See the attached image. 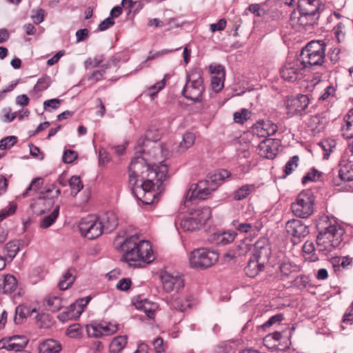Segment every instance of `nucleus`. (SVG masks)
Segmentation results:
<instances>
[{"label":"nucleus","mask_w":353,"mask_h":353,"mask_svg":"<svg viewBox=\"0 0 353 353\" xmlns=\"http://www.w3.org/2000/svg\"><path fill=\"white\" fill-rule=\"evenodd\" d=\"M232 225L239 232L241 233H247L252 228V224L248 222H240L239 221H233Z\"/></svg>","instance_id":"de8ad7c7"},{"label":"nucleus","mask_w":353,"mask_h":353,"mask_svg":"<svg viewBox=\"0 0 353 353\" xmlns=\"http://www.w3.org/2000/svg\"><path fill=\"white\" fill-rule=\"evenodd\" d=\"M253 256L261 259L262 262L268 263L270 256V247L268 239L262 237L254 243Z\"/></svg>","instance_id":"dca6fc26"},{"label":"nucleus","mask_w":353,"mask_h":353,"mask_svg":"<svg viewBox=\"0 0 353 353\" xmlns=\"http://www.w3.org/2000/svg\"><path fill=\"white\" fill-rule=\"evenodd\" d=\"M77 158L75 151L68 150L63 152V161L65 163H71Z\"/></svg>","instance_id":"69168bd1"},{"label":"nucleus","mask_w":353,"mask_h":353,"mask_svg":"<svg viewBox=\"0 0 353 353\" xmlns=\"http://www.w3.org/2000/svg\"><path fill=\"white\" fill-rule=\"evenodd\" d=\"M308 105L309 97L307 94H299L296 97H290L285 101L288 114L292 116L294 114L302 115Z\"/></svg>","instance_id":"ddd939ff"},{"label":"nucleus","mask_w":353,"mask_h":353,"mask_svg":"<svg viewBox=\"0 0 353 353\" xmlns=\"http://www.w3.org/2000/svg\"><path fill=\"white\" fill-rule=\"evenodd\" d=\"M344 123L341 126L342 135L346 139H351L353 137V123L348 121H344Z\"/></svg>","instance_id":"864d4df0"},{"label":"nucleus","mask_w":353,"mask_h":353,"mask_svg":"<svg viewBox=\"0 0 353 353\" xmlns=\"http://www.w3.org/2000/svg\"><path fill=\"white\" fill-rule=\"evenodd\" d=\"M17 206L14 204H10L8 207L0 211V222L8 216L14 213Z\"/></svg>","instance_id":"774afa93"},{"label":"nucleus","mask_w":353,"mask_h":353,"mask_svg":"<svg viewBox=\"0 0 353 353\" xmlns=\"http://www.w3.org/2000/svg\"><path fill=\"white\" fill-rule=\"evenodd\" d=\"M61 350V345L52 339L43 341L39 346V353H59Z\"/></svg>","instance_id":"5701e85b"},{"label":"nucleus","mask_w":353,"mask_h":353,"mask_svg":"<svg viewBox=\"0 0 353 353\" xmlns=\"http://www.w3.org/2000/svg\"><path fill=\"white\" fill-rule=\"evenodd\" d=\"M190 303L188 300L174 299L171 302V307L181 312H184L187 308L190 307Z\"/></svg>","instance_id":"37998d69"},{"label":"nucleus","mask_w":353,"mask_h":353,"mask_svg":"<svg viewBox=\"0 0 353 353\" xmlns=\"http://www.w3.org/2000/svg\"><path fill=\"white\" fill-rule=\"evenodd\" d=\"M54 189V185H52L46 190L45 192H42V196L32 201L30 208L34 214H42L53 206L54 201L53 198L48 197V194Z\"/></svg>","instance_id":"9b49d317"},{"label":"nucleus","mask_w":353,"mask_h":353,"mask_svg":"<svg viewBox=\"0 0 353 353\" xmlns=\"http://www.w3.org/2000/svg\"><path fill=\"white\" fill-rule=\"evenodd\" d=\"M325 44L323 40H310V65H321L324 59Z\"/></svg>","instance_id":"2eb2a0df"},{"label":"nucleus","mask_w":353,"mask_h":353,"mask_svg":"<svg viewBox=\"0 0 353 353\" xmlns=\"http://www.w3.org/2000/svg\"><path fill=\"white\" fill-rule=\"evenodd\" d=\"M134 305L138 310H143L150 319L154 318V312L157 308L155 303H151L147 299H143L135 302Z\"/></svg>","instance_id":"b1692460"},{"label":"nucleus","mask_w":353,"mask_h":353,"mask_svg":"<svg viewBox=\"0 0 353 353\" xmlns=\"http://www.w3.org/2000/svg\"><path fill=\"white\" fill-rule=\"evenodd\" d=\"M127 344L126 336H117L114 337L110 344V353H119Z\"/></svg>","instance_id":"c756f323"},{"label":"nucleus","mask_w":353,"mask_h":353,"mask_svg":"<svg viewBox=\"0 0 353 353\" xmlns=\"http://www.w3.org/2000/svg\"><path fill=\"white\" fill-rule=\"evenodd\" d=\"M254 133L259 137H265L274 135L277 131V126L271 121H259L253 126Z\"/></svg>","instance_id":"f3484780"},{"label":"nucleus","mask_w":353,"mask_h":353,"mask_svg":"<svg viewBox=\"0 0 353 353\" xmlns=\"http://www.w3.org/2000/svg\"><path fill=\"white\" fill-rule=\"evenodd\" d=\"M250 112L247 109H242L241 112L234 113V121L236 123H243V122L250 118Z\"/></svg>","instance_id":"09e8293b"},{"label":"nucleus","mask_w":353,"mask_h":353,"mask_svg":"<svg viewBox=\"0 0 353 353\" xmlns=\"http://www.w3.org/2000/svg\"><path fill=\"white\" fill-rule=\"evenodd\" d=\"M43 183V179L41 177H37L34 179L30 185L26 189V192L22 194L23 197H26L29 195L30 191L37 192L40 190Z\"/></svg>","instance_id":"a19ab883"},{"label":"nucleus","mask_w":353,"mask_h":353,"mask_svg":"<svg viewBox=\"0 0 353 353\" xmlns=\"http://www.w3.org/2000/svg\"><path fill=\"white\" fill-rule=\"evenodd\" d=\"M330 262L335 272H339L341 269H345L352 264V259L349 256H336L331 259Z\"/></svg>","instance_id":"a878e982"},{"label":"nucleus","mask_w":353,"mask_h":353,"mask_svg":"<svg viewBox=\"0 0 353 353\" xmlns=\"http://www.w3.org/2000/svg\"><path fill=\"white\" fill-rule=\"evenodd\" d=\"M314 148L317 147L320 148L323 152V158H327V157L330 155V153L331 152V146L329 144L327 141H322L320 142H318L316 143H314Z\"/></svg>","instance_id":"13d9d810"},{"label":"nucleus","mask_w":353,"mask_h":353,"mask_svg":"<svg viewBox=\"0 0 353 353\" xmlns=\"http://www.w3.org/2000/svg\"><path fill=\"white\" fill-rule=\"evenodd\" d=\"M204 90L201 72L192 70L187 76V83L183 90V96L194 102H199Z\"/></svg>","instance_id":"0eeeda50"},{"label":"nucleus","mask_w":353,"mask_h":353,"mask_svg":"<svg viewBox=\"0 0 353 353\" xmlns=\"http://www.w3.org/2000/svg\"><path fill=\"white\" fill-rule=\"evenodd\" d=\"M278 141L273 139H265L259 144V154L261 157L267 159H274L278 152Z\"/></svg>","instance_id":"a211bd4d"},{"label":"nucleus","mask_w":353,"mask_h":353,"mask_svg":"<svg viewBox=\"0 0 353 353\" xmlns=\"http://www.w3.org/2000/svg\"><path fill=\"white\" fill-rule=\"evenodd\" d=\"M168 75H165L163 80L157 82L154 85L148 88L149 94L153 98L161 90H162L165 85V79Z\"/></svg>","instance_id":"6e6d98bb"},{"label":"nucleus","mask_w":353,"mask_h":353,"mask_svg":"<svg viewBox=\"0 0 353 353\" xmlns=\"http://www.w3.org/2000/svg\"><path fill=\"white\" fill-rule=\"evenodd\" d=\"M35 311V309L31 310L30 307L23 305H18L15 310V316L14 318V323L16 324L22 323L23 320L26 319L28 316L30 315Z\"/></svg>","instance_id":"c85d7f7f"},{"label":"nucleus","mask_w":353,"mask_h":353,"mask_svg":"<svg viewBox=\"0 0 353 353\" xmlns=\"http://www.w3.org/2000/svg\"><path fill=\"white\" fill-rule=\"evenodd\" d=\"M296 235L297 237H305L309 234L308 227L302 223L301 221L299 220V224L296 227Z\"/></svg>","instance_id":"680f3d73"},{"label":"nucleus","mask_w":353,"mask_h":353,"mask_svg":"<svg viewBox=\"0 0 353 353\" xmlns=\"http://www.w3.org/2000/svg\"><path fill=\"white\" fill-rule=\"evenodd\" d=\"M74 270L68 269L62 276L58 283V287L61 290L68 289L75 280Z\"/></svg>","instance_id":"cd10ccee"},{"label":"nucleus","mask_w":353,"mask_h":353,"mask_svg":"<svg viewBox=\"0 0 353 353\" xmlns=\"http://www.w3.org/2000/svg\"><path fill=\"white\" fill-rule=\"evenodd\" d=\"M71 195L75 196L83 188L81 179L78 176H72L69 180Z\"/></svg>","instance_id":"58836bf2"},{"label":"nucleus","mask_w":353,"mask_h":353,"mask_svg":"<svg viewBox=\"0 0 353 353\" xmlns=\"http://www.w3.org/2000/svg\"><path fill=\"white\" fill-rule=\"evenodd\" d=\"M181 226L184 231L192 232L199 229L202 225L197 221H195L194 218L189 216L181 221Z\"/></svg>","instance_id":"c9c22d12"},{"label":"nucleus","mask_w":353,"mask_h":353,"mask_svg":"<svg viewBox=\"0 0 353 353\" xmlns=\"http://www.w3.org/2000/svg\"><path fill=\"white\" fill-rule=\"evenodd\" d=\"M256 190V186L254 184H245L232 193V198L235 201H241L245 199L251 193Z\"/></svg>","instance_id":"bb28decb"},{"label":"nucleus","mask_w":353,"mask_h":353,"mask_svg":"<svg viewBox=\"0 0 353 353\" xmlns=\"http://www.w3.org/2000/svg\"><path fill=\"white\" fill-rule=\"evenodd\" d=\"M218 254L207 248L193 250L190 255V265L195 269H205L213 265L218 260Z\"/></svg>","instance_id":"6e6552de"},{"label":"nucleus","mask_w":353,"mask_h":353,"mask_svg":"<svg viewBox=\"0 0 353 353\" xmlns=\"http://www.w3.org/2000/svg\"><path fill=\"white\" fill-rule=\"evenodd\" d=\"M309 42L302 48L299 57L294 63H286L280 70L281 77L290 82L301 79L307 70L309 64Z\"/></svg>","instance_id":"39448f33"},{"label":"nucleus","mask_w":353,"mask_h":353,"mask_svg":"<svg viewBox=\"0 0 353 353\" xmlns=\"http://www.w3.org/2000/svg\"><path fill=\"white\" fill-rule=\"evenodd\" d=\"M299 159V157L295 155L290 158V160L286 163L284 168L285 175H289L291 174L294 169L297 167Z\"/></svg>","instance_id":"3c124183"},{"label":"nucleus","mask_w":353,"mask_h":353,"mask_svg":"<svg viewBox=\"0 0 353 353\" xmlns=\"http://www.w3.org/2000/svg\"><path fill=\"white\" fill-rule=\"evenodd\" d=\"M103 336H110L116 333L119 330V325L112 322H102L100 323Z\"/></svg>","instance_id":"ea45409f"},{"label":"nucleus","mask_w":353,"mask_h":353,"mask_svg":"<svg viewBox=\"0 0 353 353\" xmlns=\"http://www.w3.org/2000/svg\"><path fill=\"white\" fill-rule=\"evenodd\" d=\"M99 221L103 225V230L105 232H111L115 230L118 225V218L113 212L104 213Z\"/></svg>","instance_id":"6ab92c4d"},{"label":"nucleus","mask_w":353,"mask_h":353,"mask_svg":"<svg viewBox=\"0 0 353 353\" xmlns=\"http://www.w3.org/2000/svg\"><path fill=\"white\" fill-rule=\"evenodd\" d=\"M81 234L88 239H94L103 233V225L94 217L82 219L79 224Z\"/></svg>","instance_id":"1a4fd4ad"},{"label":"nucleus","mask_w":353,"mask_h":353,"mask_svg":"<svg viewBox=\"0 0 353 353\" xmlns=\"http://www.w3.org/2000/svg\"><path fill=\"white\" fill-rule=\"evenodd\" d=\"M190 216L203 225L211 217V209L207 206L194 209L190 212Z\"/></svg>","instance_id":"4be33fe9"},{"label":"nucleus","mask_w":353,"mask_h":353,"mask_svg":"<svg viewBox=\"0 0 353 353\" xmlns=\"http://www.w3.org/2000/svg\"><path fill=\"white\" fill-rule=\"evenodd\" d=\"M81 333V326L78 323L69 326L66 330V334L71 338H77Z\"/></svg>","instance_id":"bf43d9fd"},{"label":"nucleus","mask_w":353,"mask_h":353,"mask_svg":"<svg viewBox=\"0 0 353 353\" xmlns=\"http://www.w3.org/2000/svg\"><path fill=\"white\" fill-rule=\"evenodd\" d=\"M17 141V139L14 136L6 137L0 141V150L9 149L12 147Z\"/></svg>","instance_id":"5fc2aeb1"},{"label":"nucleus","mask_w":353,"mask_h":353,"mask_svg":"<svg viewBox=\"0 0 353 353\" xmlns=\"http://www.w3.org/2000/svg\"><path fill=\"white\" fill-rule=\"evenodd\" d=\"M230 172L222 170L208 175L205 180L199 181L197 183L191 185L185 196L184 205H188L195 199L203 200L207 199L212 192L215 191L225 179L230 177Z\"/></svg>","instance_id":"7ed1b4c3"},{"label":"nucleus","mask_w":353,"mask_h":353,"mask_svg":"<svg viewBox=\"0 0 353 353\" xmlns=\"http://www.w3.org/2000/svg\"><path fill=\"white\" fill-rule=\"evenodd\" d=\"M195 136L191 132L185 133L178 146V152L182 153L187 150L188 148L192 147L194 143Z\"/></svg>","instance_id":"2f4dec72"},{"label":"nucleus","mask_w":353,"mask_h":353,"mask_svg":"<svg viewBox=\"0 0 353 353\" xmlns=\"http://www.w3.org/2000/svg\"><path fill=\"white\" fill-rule=\"evenodd\" d=\"M17 286V281L16 278L8 274L5 276L3 283L2 290L3 293H11L14 291Z\"/></svg>","instance_id":"473e14b6"},{"label":"nucleus","mask_w":353,"mask_h":353,"mask_svg":"<svg viewBox=\"0 0 353 353\" xmlns=\"http://www.w3.org/2000/svg\"><path fill=\"white\" fill-rule=\"evenodd\" d=\"M236 236L235 232H216L211 236L210 241L218 245H225L232 242Z\"/></svg>","instance_id":"412c9836"},{"label":"nucleus","mask_w":353,"mask_h":353,"mask_svg":"<svg viewBox=\"0 0 353 353\" xmlns=\"http://www.w3.org/2000/svg\"><path fill=\"white\" fill-rule=\"evenodd\" d=\"M103 59V55H97L94 58H88L85 61V67L86 69L97 68L102 63Z\"/></svg>","instance_id":"49530a36"},{"label":"nucleus","mask_w":353,"mask_h":353,"mask_svg":"<svg viewBox=\"0 0 353 353\" xmlns=\"http://www.w3.org/2000/svg\"><path fill=\"white\" fill-rule=\"evenodd\" d=\"M61 101L59 99H52L47 100L43 103V108L48 110L50 108L52 110H57L59 108Z\"/></svg>","instance_id":"0e129e2a"},{"label":"nucleus","mask_w":353,"mask_h":353,"mask_svg":"<svg viewBox=\"0 0 353 353\" xmlns=\"http://www.w3.org/2000/svg\"><path fill=\"white\" fill-rule=\"evenodd\" d=\"M161 164L158 166L150 168L144 158L137 157L134 158L129 165V185L130 187L139 185V182L145 181L151 171H157Z\"/></svg>","instance_id":"423d86ee"},{"label":"nucleus","mask_w":353,"mask_h":353,"mask_svg":"<svg viewBox=\"0 0 353 353\" xmlns=\"http://www.w3.org/2000/svg\"><path fill=\"white\" fill-rule=\"evenodd\" d=\"M303 0H300L299 1L298 5V9L300 12V17L298 18V23L303 26V28H305L308 24V13L307 12H304L303 9L301 8L302 6V1Z\"/></svg>","instance_id":"8fccbe9b"},{"label":"nucleus","mask_w":353,"mask_h":353,"mask_svg":"<svg viewBox=\"0 0 353 353\" xmlns=\"http://www.w3.org/2000/svg\"><path fill=\"white\" fill-rule=\"evenodd\" d=\"M224 80L225 77H212L211 86L212 90L215 92H219L223 89L224 85Z\"/></svg>","instance_id":"603ef678"},{"label":"nucleus","mask_w":353,"mask_h":353,"mask_svg":"<svg viewBox=\"0 0 353 353\" xmlns=\"http://www.w3.org/2000/svg\"><path fill=\"white\" fill-rule=\"evenodd\" d=\"M291 209L293 214L298 217L305 219L309 216V190H303L292 203Z\"/></svg>","instance_id":"f8f14e48"},{"label":"nucleus","mask_w":353,"mask_h":353,"mask_svg":"<svg viewBox=\"0 0 353 353\" xmlns=\"http://www.w3.org/2000/svg\"><path fill=\"white\" fill-rule=\"evenodd\" d=\"M319 232L316 243L323 249L331 252L339 247L343 241V228L334 220H330L327 216H320L315 222Z\"/></svg>","instance_id":"f257e3e1"},{"label":"nucleus","mask_w":353,"mask_h":353,"mask_svg":"<svg viewBox=\"0 0 353 353\" xmlns=\"http://www.w3.org/2000/svg\"><path fill=\"white\" fill-rule=\"evenodd\" d=\"M28 343V340L23 336H12V343L13 351H22Z\"/></svg>","instance_id":"4c0bfd02"},{"label":"nucleus","mask_w":353,"mask_h":353,"mask_svg":"<svg viewBox=\"0 0 353 353\" xmlns=\"http://www.w3.org/2000/svg\"><path fill=\"white\" fill-rule=\"evenodd\" d=\"M46 301L49 310L52 312H57L63 307V300L57 296L49 295L46 299Z\"/></svg>","instance_id":"f704fd0d"},{"label":"nucleus","mask_w":353,"mask_h":353,"mask_svg":"<svg viewBox=\"0 0 353 353\" xmlns=\"http://www.w3.org/2000/svg\"><path fill=\"white\" fill-rule=\"evenodd\" d=\"M339 175L342 181H353V154L344 152L339 162Z\"/></svg>","instance_id":"4468645a"},{"label":"nucleus","mask_w":353,"mask_h":353,"mask_svg":"<svg viewBox=\"0 0 353 353\" xmlns=\"http://www.w3.org/2000/svg\"><path fill=\"white\" fill-rule=\"evenodd\" d=\"M161 280L163 290L167 292H177L184 286L181 274L176 272L165 270L161 273Z\"/></svg>","instance_id":"9d476101"},{"label":"nucleus","mask_w":353,"mask_h":353,"mask_svg":"<svg viewBox=\"0 0 353 353\" xmlns=\"http://www.w3.org/2000/svg\"><path fill=\"white\" fill-rule=\"evenodd\" d=\"M210 70L212 75V77H225L224 67L220 64L210 65Z\"/></svg>","instance_id":"4d7b16f0"},{"label":"nucleus","mask_w":353,"mask_h":353,"mask_svg":"<svg viewBox=\"0 0 353 353\" xmlns=\"http://www.w3.org/2000/svg\"><path fill=\"white\" fill-rule=\"evenodd\" d=\"M167 172L166 165H162L156 172L151 171L145 181L139 185L130 187L132 194L144 204L153 203L157 194V192H154L155 188H157V190L161 191L162 184L166 179Z\"/></svg>","instance_id":"f03ea898"},{"label":"nucleus","mask_w":353,"mask_h":353,"mask_svg":"<svg viewBox=\"0 0 353 353\" xmlns=\"http://www.w3.org/2000/svg\"><path fill=\"white\" fill-rule=\"evenodd\" d=\"M152 345L154 347V350L155 353H164L165 351L166 345L163 343V340L161 337L156 338L153 342Z\"/></svg>","instance_id":"052dcab7"},{"label":"nucleus","mask_w":353,"mask_h":353,"mask_svg":"<svg viewBox=\"0 0 353 353\" xmlns=\"http://www.w3.org/2000/svg\"><path fill=\"white\" fill-rule=\"evenodd\" d=\"M266 262H262L261 259L252 256L250 259L247 266L245 268V274L249 277H255L264 270Z\"/></svg>","instance_id":"aec40b11"},{"label":"nucleus","mask_w":353,"mask_h":353,"mask_svg":"<svg viewBox=\"0 0 353 353\" xmlns=\"http://www.w3.org/2000/svg\"><path fill=\"white\" fill-rule=\"evenodd\" d=\"M325 9V6L319 1L310 0V25L317 23L320 14Z\"/></svg>","instance_id":"393cba45"},{"label":"nucleus","mask_w":353,"mask_h":353,"mask_svg":"<svg viewBox=\"0 0 353 353\" xmlns=\"http://www.w3.org/2000/svg\"><path fill=\"white\" fill-rule=\"evenodd\" d=\"M343 28L344 25L342 23H339L336 26H334L333 29L334 34L338 42H341L345 38V34L343 32Z\"/></svg>","instance_id":"338daca9"},{"label":"nucleus","mask_w":353,"mask_h":353,"mask_svg":"<svg viewBox=\"0 0 353 353\" xmlns=\"http://www.w3.org/2000/svg\"><path fill=\"white\" fill-rule=\"evenodd\" d=\"M77 305L76 303L71 304L69 307L66 309L65 311L61 313L58 318L61 321H65L70 319H75L79 317L82 312V310H76Z\"/></svg>","instance_id":"7c9ffc66"},{"label":"nucleus","mask_w":353,"mask_h":353,"mask_svg":"<svg viewBox=\"0 0 353 353\" xmlns=\"http://www.w3.org/2000/svg\"><path fill=\"white\" fill-rule=\"evenodd\" d=\"M297 224H299V220L292 219L288 221L285 224V229L287 232L290 235L296 236Z\"/></svg>","instance_id":"e2e57ef3"},{"label":"nucleus","mask_w":353,"mask_h":353,"mask_svg":"<svg viewBox=\"0 0 353 353\" xmlns=\"http://www.w3.org/2000/svg\"><path fill=\"white\" fill-rule=\"evenodd\" d=\"M101 324L90 325L87 326V332L89 336L94 338H100L103 336Z\"/></svg>","instance_id":"a18cd8bd"},{"label":"nucleus","mask_w":353,"mask_h":353,"mask_svg":"<svg viewBox=\"0 0 353 353\" xmlns=\"http://www.w3.org/2000/svg\"><path fill=\"white\" fill-rule=\"evenodd\" d=\"M59 205H57L50 214L45 216L44 218H43L41 219V221L40 222V227L41 228H48L50 226H51L55 222L56 219H57V217L59 216Z\"/></svg>","instance_id":"e433bc0d"},{"label":"nucleus","mask_w":353,"mask_h":353,"mask_svg":"<svg viewBox=\"0 0 353 353\" xmlns=\"http://www.w3.org/2000/svg\"><path fill=\"white\" fill-rule=\"evenodd\" d=\"M139 241L137 235H132L127 238L121 244V248L124 254L123 259L129 263L130 265L133 262L151 263L154 259L152 246L148 241Z\"/></svg>","instance_id":"20e7f679"},{"label":"nucleus","mask_w":353,"mask_h":353,"mask_svg":"<svg viewBox=\"0 0 353 353\" xmlns=\"http://www.w3.org/2000/svg\"><path fill=\"white\" fill-rule=\"evenodd\" d=\"M6 256L13 259L19 250V245L14 241L8 242L5 246Z\"/></svg>","instance_id":"79ce46f5"},{"label":"nucleus","mask_w":353,"mask_h":353,"mask_svg":"<svg viewBox=\"0 0 353 353\" xmlns=\"http://www.w3.org/2000/svg\"><path fill=\"white\" fill-rule=\"evenodd\" d=\"M51 83L50 77L44 76L38 79L34 89L37 92H41L47 89Z\"/></svg>","instance_id":"c03bdc74"},{"label":"nucleus","mask_w":353,"mask_h":353,"mask_svg":"<svg viewBox=\"0 0 353 353\" xmlns=\"http://www.w3.org/2000/svg\"><path fill=\"white\" fill-rule=\"evenodd\" d=\"M325 128V120L318 116L312 117L310 119V131L314 135L323 131Z\"/></svg>","instance_id":"72a5a7b5"}]
</instances>
